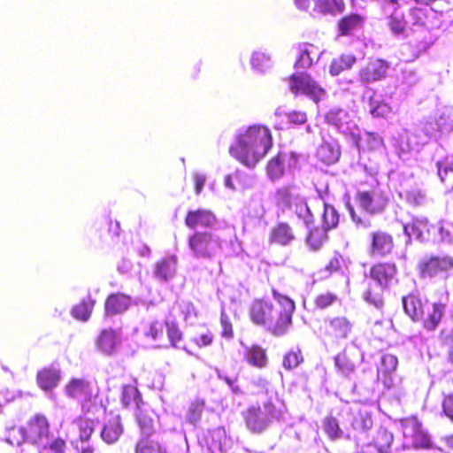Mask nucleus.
Masks as SVG:
<instances>
[{"instance_id":"obj_19","label":"nucleus","mask_w":453,"mask_h":453,"mask_svg":"<svg viewBox=\"0 0 453 453\" xmlns=\"http://www.w3.org/2000/svg\"><path fill=\"white\" fill-rule=\"evenodd\" d=\"M402 304L404 313L411 321L419 322L428 303L424 302L419 296L411 293L402 297Z\"/></svg>"},{"instance_id":"obj_12","label":"nucleus","mask_w":453,"mask_h":453,"mask_svg":"<svg viewBox=\"0 0 453 453\" xmlns=\"http://www.w3.org/2000/svg\"><path fill=\"white\" fill-rule=\"evenodd\" d=\"M447 306L446 302L438 300L426 307L423 317L419 320L426 332L433 333L438 329L445 317Z\"/></svg>"},{"instance_id":"obj_29","label":"nucleus","mask_w":453,"mask_h":453,"mask_svg":"<svg viewBox=\"0 0 453 453\" xmlns=\"http://www.w3.org/2000/svg\"><path fill=\"white\" fill-rule=\"evenodd\" d=\"M95 304L96 300L89 296L87 299H83L74 305L72 308L71 314L77 320L88 321L91 317Z\"/></svg>"},{"instance_id":"obj_3","label":"nucleus","mask_w":453,"mask_h":453,"mask_svg":"<svg viewBox=\"0 0 453 453\" xmlns=\"http://www.w3.org/2000/svg\"><path fill=\"white\" fill-rule=\"evenodd\" d=\"M273 145L272 134L265 126H251L239 134L229 147V153L248 167H254Z\"/></svg>"},{"instance_id":"obj_57","label":"nucleus","mask_w":453,"mask_h":453,"mask_svg":"<svg viewBox=\"0 0 453 453\" xmlns=\"http://www.w3.org/2000/svg\"><path fill=\"white\" fill-rule=\"evenodd\" d=\"M365 142L367 150L371 151L380 150L384 146L382 138L374 133L366 134Z\"/></svg>"},{"instance_id":"obj_54","label":"nucleus","mask_w":453,"mask_h":453,"mask_svg":"<svg viewBox=\"0 0 453 453\" xmlns=\"http://www.w3.org/2000/svg\"><path fill=\"white\" fill-rule=\"evenodd\" d=\"M218 376L223 380L233 390L234 393L239 394L241 392L239 387L236 385L237 376L230 374L229 370H217Z\"/></svg>"},{"instance_id":"obj_26","label":"nucleus","mask_w":453,"mask_h":453,"mask_svg":"<svg viewBox=\"0 0 453 453\" xmlns=\"http://www.w3.org/2000/svg\"><path fill=\"white\" fill-rule=\"evenodd\" d=\"M394 327L392 319L381 317L370 325V334L372 338L379 342H384L391 334Z\"/></svg>"},{"instance_id":"obj_5","label":"nucleus","mask_w":453,"mask_h":453,"mask_svg":"<svg viewBox=\"0 0 453 453\" xmlns=\"http://www.w3.org/2000/svg\"><path fill=\"white\" fill-rule=\"evenodd\" d=\"M269 386L266 380L261 381V387L265 390V397L261 400V404L251 405L243 413L247 427L254 433L263 432L273 419L280 416V411L276 407L277 394Z\"/></svg>"},{"instance_id":"obj_31","label":"nucleus","mask_w":453,"mask_h":453,"mask_svg":"<svg viewBox=\"0 0 453 453\" xmlns=\"http://www.w3.org/2000/svg\"><path fill=\"white\" fill-rule=\"evenodd\" d=\"M356 62L357 58L353 55H341L332 60L329 73L334 76L339 75L343 71L350 69Z\"/></svg>"},{"instance_id":"obj_46","label":"nucleus","mask_w":453,"mask_h":453,"mask_svg":"<svg viewBox=\"0 0 453 453\" xmlns=\"http://www.w3.org/2000/svg\"><path fill=\"white\" fill-rule=\"evenodd\" d=\"M6 441L12 446H19L23 442H27V431L25 426L12 427L9 429Z\"/></svg>"},{"instance_id":"obj_45","label":"nucleus","mask_w":453,"mask_h":453,"mask_svg":"<svg viewBox=\"0 0 453 453\" xmlns=\"http://www.w3.org/2000/svg\"><path fill=\"white\" fill-rule=\"evenodd\" d=\"M204 400L196 398L195 399L188 407V410L186 414V420L187 422L196 425L200 419L202 413L204 409Z\"/></svg>"},{"instance_id":"obj_24","label":"nucleus","mask_w":453,"mask_h":453,"mask_svg":"<svg viewBox=\"0 0 453 453\" xmlns=\"http://www.w3.org/2000/svg\"><path fill=\"white\" fill-rule=\"evenodd\" d=\"M349 421L352 429L357 433V434L353 435L357 441L361 440L359 434H365L372 426V417L367 411L350 413Z\"/></svg>"},{"instance_id":"obj_25","label":"nucleus","mask_w":453,"mask_h":453,"mask_svg":"<svg viewBox=\"0 0 453 453\" xmlns=\"http://www.w3.org/2000/svg\"><path fill=\"white\" fill-rule=\"evenodd\" d=\"M301 198L298 188L293 184L282 186L275 192L277 204L284 207H291Z\"/></svg>"},{"instance_id":"obj_13","label":"nucleus","mask_w":453,"mask_h":453,"mask_svg":"<svg viewBox=\"0 0 453 453\" xmlns=\"http://www.w3.org/2000/svg\"><path fill=\"white\" fill-rule=\"evenodd\" d=\"M395 249V241L391 234L384 230H376L370 234L369 252L371 256L385 257Z\"/></svg>"},{"instance_id":"obj_6","label":"nucleus","mask_w":453,"mask_h":453,"mask_svg":"<svg viewBox=\"0 0 453 453\" xmlns=\"http://www.w3.org/2000/svg\"><path fill=\"white\" fill-rule=\"evenodd\" d=\"M188 247L197 259L211 260L220 252L222 243L219 236L211 232H194L188 238Z\"/></svg>"},{"instance_id":"obj_27","label":"nucleus","mask_w":453,"mask_h":453,"mask_svg":"<svg viewBox=\"0 0 453 453\" xmlns=\"http://www.w3.org/2000/svg\"><path fill=\"white\" fill-rule=\"evenodd\" d=\"M316 156L319 161L330 165L339 160L341 151L336 144L324 142L319 146Z\"/></svg>"},{"instance_id":"obj_42","label":"nucleus","mask_w":453,"mask_h":453,"mask_svg":"<svg viewBox=\"0 0 453 453\" xmlns=\"http://www.w3.org/2000/svg\"><path fill=\"white\" fill-rule=\"evenodd\" d=\"M165 326L166 329V334L170 344L173 348H178L179 344L183 340V333L180 330L178 323L173 320H165Z\"/></svg>"},{"instance_id":"obj_50","label":"nucleus","mask_w":453,"mask_h":453,"mask_svg":"<svg viewBox=\"0 0 453 453\" xmlns=\"http://www.w3.org/2000/svg\"><path fill=\"white\" fill-rule=\"evenodd\" d=\"M406 22L403 15L393 13L388 19V27L390 30L395 34L400 35L404 32Z\"/></svg>"},{"instance_id":"obj_32","label":"nucleus","mask_w":453,"mask_h":453,"mask_svg":"<svg viewBox=\"0 0 453 453\" xmlns=\"http://www.w3.org/2000/svg\"><path fill=\"white\" fill-rule=\"evenodd\" d=\"M246 359L250 365L263 368L268 365V357L265 349L260 346H252L246 354Z\"/></svg>"},{"instance_id":"obj_4","label":"nucleus","mask_w":453,"mask_h":453,"mask_svg":"<svg viewBox=\"0 0 453 453\" xmlns=\"http://www.w3.org/2000/svg\"><path fill=\"white\" fill-rule=\"evenodd\" d=\"M398 266L392 261H378L369 267L366 277L375 286H369L363 293V300L381 311L385 306L384 291L398 283Z\"/></svg>"},{"instance_id":"obj_43","label":"nucleus","mask_w":453,"mask_h":453,"mask_svg":"<svg viewBox=\"0 0 453 453\" xmlns=\"http://www.w3.org/2000/svg\"><path fill=\"white\" fill-rule=\"evenodd\" d=\"M135 453H166V449L154 440L142 438L136 444Z\"/></svg>"},{"instance_id":"obj_47","label":"nucleus","mask_w":453,"mask_h":453,"mask_svg":"<svg viewBox=\"0 0 453 453\" xmlns=\"http://www.w3.org/2000/svg\"><path fill=\"white\" fill-rule=\"evenodd\" d=\"M337 300L338 296L335 293L332 291H326L316 296L314 298V304L317 308L325 310L336 303Z\"/></svg>"},{"instance_id":"obj_41","label":"nucleus","mask_w":453,"mask_h":453,"mask_svg":"<svg viewBox=\"0 0 453 453\" xmlns=\"http://www.w3.org/2000/svg\"><path fill=\"white\" fill-rule=\"evenodd\" d=\"M294 211L296 217L310 228L314 223V215L309 208L306 201L302 197L294 204Z\"/></svg>"},{"instance_id":"obj_8","label":"nucleus","mask_w":453,"mask_h":453,"mask_svg":"<svg viewBox=\"0 0 453 453\" xmlns=\"http://www.w3.org/2000/svg\"><path fill=\"white\" fill-rule=\"evenodd\" d=\"M27 442L36 445L38 448H46L57 438L50 430V425L46 417L36 414L28 419L26 426Z\"/></svg>"},{"instance_id":"obj_64","label":"nucleus","mask_w":453,"mask_h":453,"mask_svg":"<svg viewBox=\"0 0 453 453\" xmlns=\"http://www.w3.org/2000/svg\"><path fill=\"white\" fill-rule=\"evenodd\" d=\"M451 321H452V327H451L450 331L444 328V329L441 330L438 334L439 340L444 344L453 343V312L451 315Z\"/></svg>"},{"instance_id":"obj_48","label":"nucleus","mask_w":453,"mask_h":453,"mask_svg":"<svg viewBox=\"0 0 453 453\" xmlns=\"http://www.w3.org/2000/svg\"><path fill=\"white\" fill-rule=\"evenodd\" d=\"M324 430L332 440H337L343 437V432L340 428L338 422L334 418H328L325 420Z\"/></svg>"},{"instance_id":"obj_33","label":"nucleus","mask_w":453,"mask_h":453,"mask_svg":"<svg viewBox=\"0 0 453 453\" xmlns=\"http://www.w3.org/2000/svg\"><path fill=\"white\" fill-rule=\"evenodd\" d=\"M326 233L322 227L311 228L305 238L306 244L313 251L320 250L327 239Z\"/></svg>"},{"instance_id":"obj_52","label":"nucleus","mask_w":453,"mask_h":453,"mask_svg":"<svg viewBox=\"0 0 453 453\" xmlns=\"http://www.w3.org/2000/svg\"><path fill=\"white\" fill-rule=\"evenodd\" d=\"M370 112L373 117H387L391 112V107L385 102H374L371 98Z\"/></svg>"},{"instance_id":"obj_38","label":"nucleus","mask_w":453,"mask_h":453,"mask_svg":"<svg viewBox=\"0 0 453 453\" xmlns=\"http://www.w3.org/2000/svg\"><path fill=\"white\" fill-rule=\"evenodd\" d=\"M377 380L385 388L390 389L400 385L402 378L397 374L396 370H377Z\"/></svg>"},{"instance_id":"obj_55","label":"nucleus","mask_w":453,"mask_h":453,"mask_svg":"<svg viewBox=\"0 0 453 453\" xmlns=\"http://www.w3.org/2000/svg\"><path fill=\"white\" fill-rule=\"evenodd\" d=\"M221 336L226 339L234 337V328L229 317L222 311L220 314Z\"/></svg>"},{"instance_id":"obj_15","label":"nucleus","mask_w":453,"mask_h":453,"mask_svg":"<svg viewBox=\"0 0 453 453\" xmlns=\"http://www.w3.org/2000/svg\"><path fill=\"white\" fill-rule=\"evenodd\" d=\"M358 206L370 214L382 212L388 200L382 195L372 191H358L355 196Z\"/></svg>"},{"instance_id":"obj_62","label":"nucleus","mask_w":453,"mask_h":453,"mask_svg":"<svg viewBox=\"0 0 453 453\" xmlns=\"http://www.w3.org/2000/svg\"><path fill=\"white\" fill-rule=\"evenodd\" d=\"M312 64V59L307 50H303L295 62L296 68H309Z\"/></svg>"},{"instance_id":"obj_21","label":"nucleus","mask_w":453,"mask_h":453,"mask_svg":"<svg viewBox=\"0 0 453 453\" xmlns=\"http://www.w3.org/2000/svg\"><path fill=\"white\" fill-rule=\"evenodd\" d=\"M119 344L117 331L109 327L103 329L96 339V349L105 355H111Z\"/></svg>"},{"instance_id":"obj_20","label":"nucleus","mask_w":453,"mask_h":453,"mask_svg":"<svg viewBox=\"0 0 453 453\" xmlns=\"http://www.w3.org/2000/svg\"><path fill=\"white\" fill-rule=\"evenodd\" d=\"M296 239L295 233L287 222L277 223L270 231L269 242L272 244L287 246Z\"/></svg>"},{"instance_id":"obj_1","label":"nucleus","mask_w":453,"mask_h":453,"mask_svg":"<svg viewBox=\"0 0 453 453\" xmlns=\"http://www.w3.org/2000/svg\"><path fill=\"white\" fill-rule=\"evenodd\" d=\"M272 294L277 300V305L267 298H255L250 304L248 316L254 325L264 327L273 336L280 337L290 330L296 303L290 297L275 289L272 290Z\"/></svg>"},{"instance_id":"obj_51","label":"nucleus","mask_w":453,"mask_h":453,"mask_svg":"<svg viewBox=\"0 0 453 453\" xmlns=\"http://www.w3.org/2000/svg\"><path fill=\"white\" fill-rule=\"evenodd\" d=\"M433 14L434 13L431 9L415 8L412 10L413 19L416 23L419 24L423 27L429 26L432 23L429 19V16Z\"/></svg>"},{"instance_id":"obj_16","label":"nucleus","mask_w":453,"mask_h":453,"mask_svg":"<svg viewBox=\"0 0 453 453\" xmlns=\"http://www.w3.org/2000/svg\"><path fill=\"white\" fill-rule=\"evenodd\" d=\"M389 64L381 58H371L359 71V78L362 81L376 82L387 76Z\"/></svg>"},{"instance_id":"obj_10","label":"nucleus","mask_w":453,"mask_h":453,"mask_svg":"<svg viewBox=\"0 0 453 453\" xmlns=\"http://www.w3.org/2000/svg\"><path fill=\"white\" fill-rule=\"evenodd\" d=\"M321 331L326 338L333 342L339 343L351 336L354 331V324L346 316H335L325 320Z\"/></svg>"},{"instance_id":"obj_35","label":"nucleus","mask_w":453,"mask_h":453,"mask_svg":"<svg viewBox=\"0 0 453 453\" xmlns=\"http://www.w3.org/2000/svg\"><path fill=\"white\" fill-rule=\"evenodd\" d=\"M374 446L379 453H390L391 444L394 441V436L391 432L386 428L380 427L374 437Z\"/></svg>"},{"instance_id":"obj_61","label":"nucleus","mask_w":453,"mask_h":453,"mask_svg":"<svg viewBox=\"0 0 453 453\" xmlns=\"http://www.w3.org/2000/svg\"><path fill=\"white\" fill-rule=\"evenodd\" d=\"M65 441L62 439L57 438L52 441L48 447L43 448L42 453H65L64 452Z\"/></svg>"},{"instance_id":"obj_17","label":"nucleus","mask_w":453,"mask_h":453,"mask_svg":"<svg viewBox=\"0 0 453 453\" xmlns=\"http://www.w3.org/2000/svg\"><path fill=\"white\" fill-rule=\"evenodd\" d=\"M184 221L185 225L190 229H196L197 227L211 228L216 224L217 218L211 211L199 208L188 211Z\"/></svg>"},{"instance_id":"obj_53","label":"nucleus","mask_w":453,"mask_h":453,"mask_svg":"<svg viewBox=\"0 0 453 453\" xmlns=\"http://www.w3.org/2000/svg\"><path fill=\"white\" fill-rule=\"evenodd\" d=\"M191 342L199 349L207 348L212 345L214 342V334L211 331H206L194 338Z\"/></svg>"},{"instance_id":"obj_63","label":"nucleus","mask_w":453,"mask_h":453,"mask_svg":"<svg viewBox=\"0 0 453 453\" xmlns=\"http://www.w3.org/2000/svg\"><path fill=\"white\" fill-rule=\"evenodd\" d=\"M342 268V257L340 255H334L332 257L326 265V270L329 273H335Z\"/></svg>"},{"instance_id":"obj_18","label":"nucleus","mask_w":453,"mask_h":453,"mask_svg":"<svg viewBox=\"0 0 453 453\" xmlns=\"http://www.w3.org/2000/svg\"><path fill=\"white\" fill-rule=\"evenodd\" d=\"M132 303V297L121 292L110 294L104 301V313L107 316L122 314L127 311Z\"/></svg>"},{"instance_id":"obj_49","label":"nucleus","mask_w":453,"mask_h":453,"mask_svg":"<svg viewBox=\"0 0 453 453\" xmlns=\"http://www.w3.org/2000/svg\"><path fill=\"white\" fill-rule=\"evenodd\" d=\"M165 327V323L153 321L150 324L145 335L154 342H161L164 339Z\"/></svg>"},{"instance_id":"obj_58","label":"nucleus","mask_w":453,"mask_h":453,"mask_svg":"<svg viewBox=\"0 0 453 453\" xmlns=\"http://www.w3.org/2000/svg\"><path fill=\"white\" fill-rule=\"evenodd\" d=\"M137 422L142 434L150 435L153 432V421L144 415H137Z\"/></svg>"},{"instance_id":"obj_30","label":"nucleus","mask_w":453,"mask_h":453,"mask_svg":"<svg viewBox=\"0 0 453 453\" xmlns=\"http://www.w3.org/2000/svg\"><path fill=\"white\" fill-rule=\"evenodd\" d=\"M60 374L58 370H40L37 374V382L43 390H50L58 384Z\"/></svg>"},{"instance_id":"obj_59","label":"nucleus","mask_w":453,"mask_h":453,"mask_svg":"<svg viewBox=\"0 0 453 453\" xmlns=\"http://www.w3.org/2000/svg\"><path fill=\"white\" fill-rule=\"evenodd\" d=\"M288 119L294 125H303L307 121V114L303 111H292L287 114Z\"/></svg>"},{"instance_id":"obj_22","label":"nucleus","mask_w":453,"mask_h":453,"mask_svg":"<svg viewBox=\"0 0 453 453\" xmlns=\"http://www.w3.org/2000/svg\"><path fill=\"white\" fill-rule=\"evenodd\" d=\"M438 174L444 185L445 193L453 191V156L447 155L436 163Z\"/></svg>"},{"instance_id":"obj_9","label":"nucleus","mask_w":453,"mask_h":453,"mask_svg":"<svg viewBox=\"0 0 453 453\" xmlns=\"http://www.w3.org/2000/svg\"><path fill=\"white\" fill-rule=\"evenodd\" d=\"M453 269V257L451 256H429L422 258L417 265L418 274L420 279H432L441 274L448 273Z\"/></svg>"},{"instance_id":"obj_7","label":"nucleus","mask_w":453,"mask_h":453,"mask_svg":"<svg viewBox=\"0 0 453 453\" xmlns=\"http://www.w3.org/2000/svg\"><path fill=\"white\" fill-rule=\"evenodd\" d=\"M288 80L289 89L295 96L303 95L318 103L326 95L325 88L307 73H295L289 76Z\"/></svg>"},{"instance_id":"obj_36","label":"nucleus","mask_w":453,"mask_h":453,"mask_svg":"<svg viewBox=\"0 0 453 453\" xmlns=\"http://www.w3.org/2000/svg\"><path fill=\"white\" fill-rule=\"evenodd\" d=\"M305 357L302 349L298 347L290 349L283 357L284 368H297L304 364Z\"/></svg>"},{"instance_id":"obj_14","label":"nucleus","mask_w":453,"mask_h":453,"mask_svg":"<svg viewBox=\"0 0 453 453\" xmlns=\"http://www.w3.org/2000/svg\"><path fill=\"white\" fill-rule=\"evenodd\" d=\"M407 37V50L414 58L426 52L434 42L429 31L424 27L411 31Z\"/></svg>"},{"instance_id":"obj_44","label":"nucleus","mask_w":453,"mask_h":453,"mask_svg":"<svg viewBox=\"0 0 453 453\" xmlns=\"http://www.w3.org/2000/svg\"><path fill=\"white\" fill-rule=\"evenodd\" d=\"M322 223V228L325 229L326 231H328L337 226L339 223V214L334 206L329 204L324 205Z\"/></svg>"},{"instance_id":"obj_40","label":"nucleus","mask_w":453,"mask_h":453,"mask_svg":"<svg viewBox=\"0 0 453 453\" xmlns=\"http://www.w3.org/2000/svg\"><path fill=\"white\" fill-rule=\"evenodd\" d=\"M121 403L126 407L134 405L136 409H140L142 401L138 389L134 386L124 387L122 390Z\"/></svg>"},{"instance_id":"obj_39","label":"nucleus","mask_w":453,"mask_h":453,"mask_svg":"<svg viewBox=\"0 0 453 453\" xmlns=\"http://www.w3.org/2000/svg\"><path fill=\"white\" fill-rule=\"evenodd\" d=\"M363 19L358 14H350L342 18L339 22V31L341 35H347L360 27Z\"/></svg>"},{"instance_id":"obj_11","label":"nucleus","mask_w":453,"mask_h":453,"mask_svg":"<svg viewBox=\"0 0 453 453\" xmlns=\"http://www.w3.org/2000/svg\"><path fill=\"white\" fill-rule=\"evenodd\" d=\"M401 424L405 446L413 448L429 447L430 438L417 418H404L401 421Z\"/></svg>"},{"instance_id":"obj_23","label":"nucleus","mask_w":453,"mask_h":453,"mask_svg":"<svg viewBox=\"0 0 453 453\" xmlns=\"http://www.w3.org/2000/svg\"><path fill=\"white\" fill-rule=\"evenodd\" d=\"M178 258L172 255L158 260L155 264L154 273L157 278L166 281L175 275Z\"/></svg>"},{"instance_id":"obj_56","label":"nucleus","mask_w":453,"mask_h":453,"mask_svg":"<svg viewBox=\"0 0 453 453\" xmlns=\"http://www.w3.org/2000/svg\"><path fill=\"white\" fill-rule=\"evenodd\" d=\"M312 2L314 3V10L321 13L331 12L337 5V0H312Z\"/></svg>"},{"instance_id":"obj_37","label":"nucleus","mask_w":453,"mask_h":453,"mask_svg":"<svg viewBox=\"0 0 453 453\" xmlns=\"http://www.w3.org/2000/svg\"><path fill=\"white\" fill-rule=\"evenodd\" d=\"M226 441L225 430L222 427H218L210 432L207 444L211 451L216 449L224 451L226 446Z\"/></svg>"},{"instance_id":"obj_34","label":"nucleus","mask_w":453,"mask_h":453,"mask_svg":"<svg viewBox=\"0 0 453 453\" xmlns=\"http://www.w3.org/2000/svg\"><path fill=\"white\" fill-rule=\"evenodd\" d=\"M286 158L287 155L280 152L269 160L266 172L271 179H279L284 174Z\"/></svg>"},{"instance_id":"obj_60","label":"nucleus","mask_w":453,"mask_h":453,"mask_svg":"<svg viewBox=\"0 0 453 453\" xmlns=\"http://www.w3.org/2000/svg\"><path fill=\"white\" fill-rule=\"evenodd\" d=\"M441 405L445 416L453 421V392L445 395Z\"/></svg>"},{"instance_id":"obj_2","label":"nucleus","mask_w":453,"mask_h":453,"mask_svg":"<svg viewBox=\"0 0 453 453\" xmlns=\"http://www.w3.org/2000/svg\"><path fill=\"white\" fill-rule=\"evenodd\" d=\"M68 396L81 402L84 417L76 418L73 426L78 430L81 441H88L93 434L99 416L104 413L101 404L95 403L98 389L95 383L86 379H73L65 387Z\"/></svg>"},{"instance_id":"obj_28","label":"nucleus","mask_w":453,"mask_h":453,"mask_svg":"<svg viewBox=\"0 0 453 453\" xmlns=\"http://www.w3.org/2000/svg\"><path fill=\"white\" fill-rule=\"evenodd\" d=\"M122 432L119 416H115L104 426L101 437L106 443L111 444L118 441Z\"/></svg>"}]
</instances>
